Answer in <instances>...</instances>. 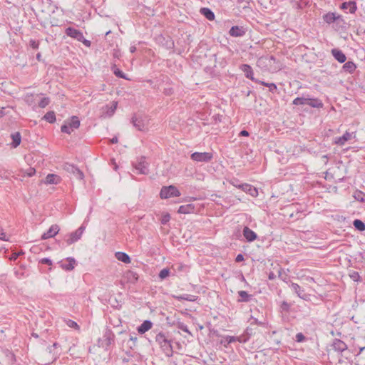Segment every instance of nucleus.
I'll return each mask as SVG.
<instances>
[{
	"label": "nucleus",
	"mask_w": 365,
	"mask_h": 365,
	"mask_svg": "<svg viewBox=\"0 0 365 365\" xmlns=\"http://www.w3.org/2000/svg\"><path fill=\"white\" fill-rule=\"evenodd\" d=\"M242 233L244 237L249 242L255 241L257 237V234L253 230L250 229L248 227H244Z\"/></svg>",
	"instance_id": "nucleus-14"
},
{
	"label": "nucleus",
	"mask_w": 365,
	"mask_h": 365,
	"mask_svg": "<svg viewBox=\"0 0 365 365\" xmlns=\"http://www.w3.org/2000/svg\"><path fill=\"white\" fill-rule=\"evenodd\" d=\"M213 155L212 153L204 152L199 153L195 152L191 155V159L196 162H210L212 159Z\"/></svg>",
	"instance_id": "nucleus-8"
},
{
	"label": "nucleus",
	"mask_w": 365,
	"mask_h": 365,
	"mask_svg": "<svg viewBox=\"0 0 365 365\" xmlns=\"http://www.w3.org/2000/svg\"><path fill=\"white\" fill-rule=\"evenodd\" d=\"M29 45L34 49H37L39 46V43L35 40H30Z\"/></svg>",
	"instance_id": "nucleus-55"
},
{
	"label": "nucleus",
	"mask_w": 365,
	"mask_h": 365,
	"mask_svg": "<svg viewBox=\"0 0 365 365\" xmlns=\"http://www.w3.org/2000/svg\"><path fill=\"white\" fill-rule=\"evenodd\" d=\"M112 71L113 72V73L118 78H123V79H127L125 73L120 71L115 65H114L113 67H112Z\"/></svg>",
	"instance_id": "nucleus-37"
},
{
	"label": "nucleus",
	"mask_w": 365,
	"mask_h": 365,
	"mask_svg": "<svg viewBox=\"0 0 365 365\" xmlns=\"http://www.w3.org/2000/svg\"><path fill=\"white\" fill-rule=\"evenodd\" d=\"M332 347L335 351L339 352H343L348 348L346 343L339 339H334L332 343Z\"/></svg>",
	"instance_id": "nucleus-15"
},
{
	"label": "nucleus",
	"mask_w": 365,
	"mask_h": 365,
	"mask_svg": "<svg viewBox=\"0 0 365 365\" xmlns=\"http://www.w3.org/2000/svg\"><path fill=\"white\" fill-rule=\"evenodd\" d=\"M295 339L297 342H302L305 340V336L302 333H298L296 334Z\"/></svg>",
	"instance_id": "nucleus-53"
},
{
	"label": "nucleus",
	"mask_w": 365,
	"mask_h": 365,
	"mask_svg": "<svg viewBox=\"0 0 365 365\" xmlns=\"http://www.w3.org/2000/svg\"><path fill=\"white\" fill-rule=\"evenodd\" d=\"M125 277L130 282L135 283L138 280L139 276L135 272L129 270L126 272Z\"/></svg>",
	"instance_id": "nucleus-30"
},
{
	"label": "nucleus",
	"mask_w": 365,
	"mask_h": 365,
	"mask_svg": "<svg viewBox=\"0 0 365 365\" xmlns=\"http://www.w3.org/2000/svg\"><path fill=\"white\" fill-rule=\"evenodd\" d=\"M176 298L179 300H187L189 302H195L197 299V297L195 296V295L186 294H182V295L176 297Z\"/></svg>",
	"instance_id": "nucleus-35"
},
{
	"label": "nucleus",
	"mask_w": 365,
	"mask_h": 365,
	"mask_svg": "<svg viewBox=\"0 0 365 365\" xmlns=\"http://www.w3.org/2000/svg\"><path fill=\"white\" fill-rule=\"evenodd\" d=\"M65 34L68 36L82 42L86 47L91 46V42L84 38L83 33L80 30H78L73 27H68L65 30Z\"/></svg>",
	"instance_id": "nucleus-4"
},
{
	"label": "nucleus",
	"mask_w": 365,
	"mask_h": 365,
	"mask_svg": "<svg viewBox=\"0 0 365 365\" xmlns=\"http://www.w3.org/2000/svg\"><path fill=\"white\" fill-rule=\"evenodd\" d=\"M237 294L240 297L237 299V302H249L253 299V296L248 294L246 291L240 290Z\"/></svg>",
	"instance_id": "nucleus-21"
},
{
	"label": "nucleus",
	"mask_w": 365,
	"mask_h": 365,
	"mask_svg": "<svg viewBox=\"0 0 365 365\" xmlns=\"http://www.w3.org/2000/svg\"><path fill=\"white\" fill-rule=\"evenodd\" d=\"M249 321L250 322L251 325L256 324L258 326H264L265 324L264 322L259 321L257 319L252 316H251Z\"/></svg>",
	"instance_id": "nucleus-45"
},
{
	"label": "nucleus",
	"mask_w": 365,
	"mask_h": 365,
	"mask_svg": "<svg viewBox=\"0 0 365 365\" xmlns=\"http://www.w3.org/2000/svg\"><path fill=\"white\" fill-rule=\"evenodd\" d=\"M135 168L138 170L139 173L147 175L149 173L148 163L145 161V157H141L135 164Z\"/></svg>",
	"instance_id": "nucleus-9"
},
{
	"label": "nucleus",
	"mask_w": 365,
	"mask_h": 365,
	"mask_svg": "<svg viewBox=\"0 0 365 365\" xmlns=\"http://www.w3.org/2000/svg\"><path fill=\"white\" fill-rule=\"evenodd\" d=\"M356 68V65L352 61H348L343 65L344 71H347L350 73H353L355 71Z\"/></svg>",
	"instance_id": "nucleus-31"
},
{
	"label": "nucleus",
	"mask_w": 365,
	"mask_h": 365,
	"mask_svg": "<svg viewBox=\"0 0 365 365\" xmlns=\"http://www.w3.org/2000/svg\"><path fill=\"white\" fill-rule=\"evenodd\" d=\"M61 181V178L56 175V174H48L45 180H44V183L45 184H54V185H57L58 183H59Z\"/></svg>",
	"instance_id": "nucleus-23"
},
{
	"label": "nucleus",
	"mask_w": 365,
	"mask_h": 365,
	"mask_svg": "<svg viewBox=\"0 0 365 365\" xmlns=\"http://www.w3.org/2000/svg\"><path fill=\"white\" fill-rule=\"evenodd\" d=\"M155 341L160 346L161 349L168 356L173 355V351L171 341L167 339L163 333L160 332L156 334Z\"/></svg>",
	"instance_id": "nucleus-2"
},
{
	"label": "nucleus",
	"mask_w": 365,
	"mask_h": 365,
	"mask_svg": "<svg viewBox=\"0 0 365 365\" xmlns=\"http://www.w3.org/2000/svg\"><path fill=\"white\" fill-rule=\"evenodd\" d=\"M12 138V147L16 148L18 147L21 141V136L19 132H16L14 133H12L11 135Z\"/></svg>",
	"instance_id": "nucleus-28"
},
{
	"label": "nucleus",
	"mask_w": 365,
	"mask_h": 365,
	"mask_svg": "<svg viewBox=\"0 0 365 365\" xmlns=\"http://www.w3.org/2000/svg\"><path fill=\"white\" fill-rule=\"evenodd\" d=\"M341 9H348L351 14H354L356 11V4L354 1H349L348 2H344L340 6Z\"/></svg>",
	"instance_id": "nucleus-18"
},
{
	"label": "nucleus",
	"mask_w": 365,
	"mask_h": 365,
	"mask_svg": "<svg viewBox=\"0 0 365 365\" xmlns=\"http://www.w3.org/2000/svg\"><path fill=\"white\" fill-rule=\"evenodd\" d=\"M237 339H238L237 336H227V344H225V347H227V346L232 342L237 341Z\"/></svg>",
	"instance_id": "nucleus-47"
},
{
	"label": "nucleus",
	"mask_w": 365,
	"mask_h": 365,
	"mask_svg": "<svg viewBox=\"0 0 365 365\" xmlns=\"http://www.w3.org/2000/svg\"><path fill=\"white\" fill-rule=\"evenodd\" d=\"M153 323L150 320H145L138 327V331L144 334L152 328Z\"/></svg>",
	"instance_id": "nucleus-25"
},
{
	"label": "nucleus",
	"mask_w": 365,
	"mask_h": 365,
	"mask_svg": "<svg viewBox=\"0 0 365 365\" xmlns=\"http://www.w3.org/2000/svg\"><path fill=\"white\" fill-rule=\"evenodd\" d=\"M337 16H339V14L336 13L329 12L323 16V19L326 23L331 24L336 21Z\"/></svg>",
	"instance_id": "nucleus-26"
},
{
	"label": "nucleus",
	"mask_w": 365,
	"mask_h": 365,
	"mask_svg": "<svg viewBox=\"0 0 365 365\" xmlns=\"http://www.w3.org/2000/svg\"><path fill=\"white\" fill-rule=\"evenodd\" d=\"M200 14L203 15L207 19L212 21L215 19V14L209 8L203 7L200 9Z\"/></svg>",
	"instance_id": "nucleus-27"
},
{
	"label": "nucleus",
	"mask_w": 365,
	"mask_h": 365,
	"mask_svg": "<svg viewBox=\"0 0 365 365\" xmlns=\"http://www.w3.org/2000/svg\"><path fill=\"white\" fill-rule=\"evenodd\" d=\"M292 304L286 301H283L279 306V311L281 313H289L291 309Z\"/></svg>",
	"instance_id": "nucleus-32"
},
{
	"label": "nucleus",
	"mask_w": 365,
	"mask_h": 365,
	"mask_svg": "<svg viewBox=\"0 0 365 365\" xmlns=\"http://www.w3.org/2000/svg\"><path fill=\"white\" fill-rule=\"evenodd\" d=\"M73 175L78 180H83L84 178L83 173L76 167V170L74 171Z\"/></svg>",
	"instance_id": "nucleus-48"
},
{
	"label": "nucleus",
	"mask_w": 365,
	"mask_h": 365,
	"mask_svg": "<svg viewBox=\"0 0 365 365\" xmlns=\"http://www.w3.org/2000/svg\"><path fill=\"white\" fill-rule=\"evenodd\" d=\"M350 278L354 282L361 281V277L359 272L353 271L349 274Z\"/></svg>",
	"instance_id": "nucleus-43"
},
{
	"label": "nucleus",
	"mask_w": 365,
	"mask_h": 365,
	"mask_svg": "<svg viewBox=\"0 0 365 365\" xmlns=\"http://www.w3.org/2000/svg\"><path fill=\"white\" fill-rule=\"evenodd\" d=\"M292 103L295 106L308 105L312 108H322L324 106L323 103L318 98H310L306 97H297L294 99Z\"/></svg>",
	"instance_id": "nucleus-3"
},
{
	"label": "nucleus",
	"mask_w": 365,
	"mask_h": 365,
	"mask_svg": "<svg viewBox=\"0 0 365 365\" xmlns=\"http://www.w3.org/2000/svg\"><path fill=\"white\" fill-rule=\"evenodd\" d=\"M163 93L165 96H170L173 93V89L170 87L164 88Z\"/></svg>",
	"instance_id": "nucleus-58"
},
{
	"label": "nucleus",
	"mask_w": 365,
	"mask_h": 365,
	"mask_svg": "<svg viewBox=\"0 0 365 365\" xmlns=\"http://www.w3.org/2000/svg\"><path fill=\"white\" fill-rule=\"evenodd\" d=\"M354 228L360 232L365 230V224L361 220L356 219L353 222Z\"/></svg>",
	"instance_id": "nucleus-33"
},
{
	"label": "nucleus",
	"mask_w": 365,
	"mask_h": 365,
	"mask_svg": "<svg viewBox=\"0 0 365 365\" xmlns=\"http://www.w3.org/2000/svg\"><path fill=\"white\" fill-rule=\"evenodd\" d=\"M36 173V170L34 168H29L25 170V175L29 177H32Z\"/></svg>",
	"instance_id": "nucleus-52"
},
{
	"label": "nucleus",
	"mask_w": 365,
	"mask_h": 365,
	"mask_svg": "<svg viewBox=\"0 0 365 365\" xmlns=\"http://www.w3.org/2000/svg\"><path fill=\"white\" fill-rule=\"evenodd\" d=\"M239 188L242 189L247 193H249L252 197H256L258 195L257 190L249 184H242L238 186Z\"/></svg>",
	"instance_id": "nucleus-17"
},
{
	"label": "nucleus",
	"mask_w": 365,
	"mask_h": 365,
	"mask_svg": "<svg viewBox=\"0 0 365 365\" xmlns=\"http://www.w3.org/2000/svg\"><path fill=\"white\" fill-rule=\"evenodd\" d=\"M116 107H117V103L116 102H113V106H111L109 109V110L108 111V113H109L110 115H113V113H114L115 110L116 109Z\"/></svg>",
	"instance_id": "nucleus-59"
},
{
	"label": "nucleus",
	"mask_w": 365,
	"mask_h": 365,
	"mask_svg": "<svg viewBox=\"0 0 365 365\" xmlns=\"http://www.w3.org/2000/svg\"><path fill=\"white\" fill-rule=\"evenodd\" d=\"M245 333L249 336V337H250V336H252V334H254L255 332V330L254 329H252V327H247L245 331Z\"/></svg>",
	"instance_id": "nucleus-57"
},
{
	"label": "nucleus",
	"mask_w": 365,
	"mask_h": 365,
	"mask_svg": "<svg viewBox=\"0 0 365 365\" xmlns=\"http://www.w3.org/2000/svg\"><path fill=\"white\" fill-rule=\"evenodd\" d=\"M195 210V207L193 204H187L180 206L178 212L180 214H190L193 213Z\"/></svg>",
	"instance_id": "nucleus-20"
},
{
	"label": "nucleus",
	"mask_w": 365,
	"mask_h": 365,
	"mask_svg": "<svg viewBox=\"0 0 365 365\" xmlns=\"http://www.w3.org/2000/svg\"><path fill=\"white\" fill-rule=\"evenodd\" d=\"M43 119H44L45 120H46L47 122L50 123H53L56 121V115H55V113L53 111H48L47 112Z\"/></svg>",
	"instance_id": "nucleus-34"
},
{
	"label": "nucleus",
	"mask_w": 365,
	"mask_h": 365,
	"mask_svg": "<svg viewBox=\"0 0 365 365\" xmlns=\"http://www.w3.org/2000/svg\"><path fill=\"white\" fill-rule=\"evenodd\" d=\"M166 46L168 48H171L174 46V42L172 40H169L167 41Z\"/></svg>",
	"instance_id": "nucleus-64"
},
{
	"label": "nucleus",
	"mask_w": 365,
	"mask_h": 365,
	"mask_svg": "<svg viewBox=\"0 0 365 365\" xmlns=\"http://www.w3.org/2000/svg\"><path fill=\"white\" fill-rule=\"evenodd\" d=\"M353 135L355 138L356 135L354 133L346 131L342 136L336 138L334 142L337 145H343L348 140L351 139Z\"/></svg>",
	"instance_id": "nucleus-16"
},
{
	"label": "nucleus",
	"mask_w": 365,
	"mask_h": 365,
	"mask_svg": "<svg viewBox=\"0 0 365 365\" xmlns=\"http://www.w3.org/2000/svg\"><path fill=\"white\" fill-rule=\"evenodd\" d=\"M85 230L83 226H81L78 229H77L75 232L70 233L67 236L65 237L64 240L66 242L67 245H71L74 242H77L81 239V235Z\"/></svg>",
	"instance_id": "nucleus-7"
},
{
	"label": "nucleus",
	"mask_w": 365,
	"mask_h": 365,
	"mask_svg": "<svg viewBox=\"0 0 365 365\" xmlns=\"http://www.w3.org/2000/svg\"><path fill=\"white\" fill-rule=\"evenodd\" d=\"M73 130V129L70 127L69 123H65L61 128V132L67 134H71Z\"/></svg>",
	"instance_id": "nucleus-42"
},
{
	"label": "nucleus",
	"mask_w": 365,
	"mask_h": 365,
	"mask_svg": "<svg viewBox=\"0 0 365 365\" xmlns=\"http://www.w3.org/2000/svg\"><path fill=\"white\" fill-rule=\"evenodd\" d=\"M148 117L143 114H134L130 120L133 125L141 132H146L148 130Z\"/></svg>",
	"instance_id": "nucleus-1"
},
{
	"label": "nucleus",
	"mask_w": 365,
	"mask_h": 365,
	"mask_svg": "<svg viewBox=\"0 0 365 365\" xmlns=\"http://www.w3.org/2000/svg\"><path fill=\"white\" fill-rule=\"evenodd\" d=\"M331 53L334 58L341 63H344L346 60L345 54L341 50L334 48L331 50Z\"/></svg>",
	"instance_id": "nucleus-19"
},
{
	"label": "nucleus",
	"mask_w": 365,
	"mask_h": 365,
	"mask_svg": "<svg viewBox=\"0 0 365 365\" xmlns=\"http://www.w3.org/2000/svg\"><path fill=\"white\" fill-rule=\"evenodd\" d=\"M170 219V215L168 213L165 214L163 215V217L161 218V223L163 225H165L169 222Z\"/></svg>",
	"instance_id": "nucleus-51"
},
{
	"label": "nucleus",
	"mask_w": 365,
	"mask_h": 365,
	"mask_svg": "<svg viewBox=\"0 0 365 365\" xmlns=\"http://www.w3.org/2000/svg\"><path fill=\"white\" fill-rule=\"evenodd\" d=\"M354 197L359 202H365V195L361 191L356 192L354 193Z\"/></svg>",
	"instance_id": "nucleus-40"
},
{
	"label": "nucleus",
	"mask_w": 365,
	"mask_h": 365,
	"mask_svg": "<svg viewBox=\"0 0 365 365\" xmlns=\"http://www.w3.org/2000/svg\"><path fill=\"white\" fill-rule=\"evenodd\" d=\"M237 337H238L237 341H239L240 343H245L250 339L249 336H247L245 332L243 334H242L241 336H239Z\"/></svg>",
	"instance_id": "nucleus-49"
},
{
	"label": "nucleus",
	"mask_w": 365,
	"mask_h": 365,
	"mask_svg": "<svg viewBox=\"0 0 365 365\" xmlns=\"http://www.w3.org/2000/svg\"><path fill=\"white\" fill-rule=\"evenodd\" d=\"M115 257L118 260L121 261L124 263H130V257L125 252H117L115 253Z\"/></svg>",
	"instance_id": "nucleus-29"
},
{
	"label": "nucleus",
	"mask_w": 365,
	"mask_h": 365,
	"mask_svg": "<svg viewBox=\"0 0 365 365\" xmlns=\"http://www.w3.org/2000/svg\"><path fill=\"white\" fill-rule=\"evenodd\" d=\"M243 260H244L243 255L239 254V255H237V257L235 258V262H242Z\"/></svg>",
	"instance_id": "nucleus-60"
},
{
	"label": "nucleus",
	"mask_w": 365,
	"mask_h": 365,
	"mask_svg": "<svg viewBox=\"0 0 365 365\" xmlns=\"http://www.w3.org/2000/svg\"><path fill=\"white\" fill-rule=\"evenodd\" d=\"M66 324L69 327H71V328H74V329H78L79 328L78 324L76 322H74V321H73L71 319L67 320L66 321Z\"/></svg>",
	"instance_id": "nucleus-50"
},
{
	"label": "nucleus",
	"mask_w": 365,
	"mask_h": 365,
	"mask_svg": "<svg viewBox=\"0 0 365 365\" xmlns=\"http://www.w3.org/2000/svg\"><path fill=\"white\" fill-rule=\"evenodd\" d=\"M170 274V270L167 268L163 269L159 273V277L161 279H164L168 277Z\"/></svg>",
	"instance_id": "nucleus-44"
},
{
	"label": "nucleus",
	"mask_w": 365,
	"mask_h": 365,
	"mask_svg": "<svg viewBox=\"0 0 365 365\" xmlns=\"http://www.w3.org/2000/svg\"><path fill=\"white\" fill-rule=\"evenodd\" d=\"M115 341V334L110 329H107L103 337L99 339L98 344L99 346L104 348L105 349H108V347L113 344Z\"/></svg>",
	"instance_id": "nucleus-6"
},
{
	"label": "nucleus",
	"mask_w": 365,
	"mask_h": 365,
	"mask_svg": "<svg viewBox=\"0 0 365 365\" xmlns=\"http://www.w3.org/2000/svg\"><path fill=\"white\" fill-rule=\"evenodd\" d=\"M40 263H41L43 264H47V265H49V266H51L52 264H53L51 259H50L49 258H47V257L41 259L40 260Z\"/></svg>",
	"instance_id": "nucleus-54"
},
{
	"label": "nucleus",
	"mask_w": 365,
	"mask_h": 365,
	"mask_svg": "<svg viewBox=\"0 0 365 365\" xmlns=\"http://www.w3.org/2000/svg\"><path fill=\"white\" fill-rule=\"evenodd\" d=\"M68 123L70 127L73 129H77L80 126V120L77 116H72L71 118V122Z\"/></svg>",
	"instance_id": "nucleus-36"
},
{
	"label": "nucleus",
	"mask_w": 365,
	"mask_h": 365,
	"mask_svg": "<svg viewBox=\"0 0 365 365\" xmlns=\"http://www.w3.org/2000/svg\"><path fill=\"white\" fill-rule=\"evenodd\" d=\"M259 83L264 86H267L269 88V91L272 93H274L277 91V86L273 83H266V82H264V81H259V82H258Z\"/></svg>",
	"instance_id": "nucleus-38"
},
{
	"label": "nucleus",
	"mask_w": 365,
	"mask_h": 365,
	"mask_svg": "<svg viewBox=\"0 0 365 365\" xmlns=\"http://www.w3.org/2000/svg\"><path fill=\"white\" fill-rule=\"evenodd\" d=\"M246 33V29L243 26H234L229 31V34L233 37H242Z\"/></svg>",
	"instance_id": "nucleus-11"
},
{
	"label": "nucleus",
	"mask_w": 365,
	"mask_h": 365,
	"mask_svg": "<svg viewBox=\"0 0 365 365\" xmlns=\"http://www.w3.org/2000/svg\"><path fill=\"white\" fill-rule=\"evenodd\" d=\"M241 70L244 72L245 76L246 78L250 79L251 81L258 83L259 82V80L255 79L253 76V71L252 67L248 64H242L240 66Z\"/></svg>",
	"instance_id": "nucleus-13"
},
{
	"label": "nucleus",
	"mask_w": 365,
	"mask_h": 365,
	"mask_svg": "<svg viewBox=\"0 0 365 365\" xmlns=\"http://www.w3.org/2000/svg\"><path fill=\"white\" fill-rule=\"evenodd\" d=\"M14 273L19 279L24 277V272H20L19 271L16 270L14 272Z\"/></svg>",
	"instance_id": "nucleus-63"
},
{
	"label": "nucleus",
	"mask_w": 365,
	"mask_h": 365,
	"mask_svg": "<svg viewBox=\"0 0 365 365\" xmlns=\"http://www.w3.org/2000/svg\"><path fill=\"white\" fill-rule=\"evenodd\" d=\"M346 22L341 15L337 16V19L333 24V28L336 31L343 30L346 28Z\"/></svg>",
	"instance_id": "nucleus-22"
},
{
	"label": "nucleus",
	"mask_w": 365,
	"mask_h": 365,
	"mask_svg": "<svg viewBox=\"0 0 365 365\" xmlns=\"http://www.w3.org/2000/svg\"><path fill=\"white\" fill-rule=\"evenodd\" d=\"M60 230L58 225H53L51 226L49 230L44 232L41 236V240H46L56 236Z\"/></svg>",
	"instance_id": "nucleus-12"
},
{
	"label": "nucleus",
	"mask_w": 365,
	"mask_h": 365,
	"mask_svg": "<svg viewBox=\"0 0 365 365\" xmlns=\"http://www.w3.org/2000/svg\"><path fill=\"white\" fill-rule=\"evenodd\" d=\"M0 240L3 241H8V239L6 237L5 232L3 231V230H1L0 233Z\"/></svg>",
	"instance_id": "nucleus-61"
},
{
	"label": "nucleus",
	"mask_w": 365,
	"mask_h": 365,
	"mask_svg": "<svg viewBox=\"0 0 365 365\" xmlns=\"http://www.w3.org/2000/svg\"><path fill=\"white\" fill-rule=\"evenodd\" d=\"M180 195L179 190L174 185L163 186L160 192V197L162 199L179 197Z\"/></svg>",
	"instance_id": "nucleus-5"
},
{
	"label": "nucleus",
	"mask_w": 365,
	"mask_h": 365,
	"mask_svg": "<svg viewBox=\"0 0 365 365\" xmlns=\"http://www.w3.org/2000/svg\"><path fill=\"white\" fill-rule=\"evenodd\" d=\"M63 169L68 173L73 174L74 171L76 170V166L67 163L63 165Z\"/></svg>",
	"instance_id": "nucleus-39"
},
{
	"label": "nucleus",
	"mask_w": 365,
	"mask_h": 365,
	"mask_svg": "<svg viewBox=\"0 0 365 365\" xmlns=\"http://www.w3.org/2000/svg\"><path fill=\"white\" fill-rule=\"evenodd\" d=\"M23 254L22 252H14L11 254V255L9 257V259L11 261H15L17 259V258L19 257V256L20 255Z\"/></svg>",
	"instance_id": "nucleus-56"
},
{
	"label": "nucleus",
	"mask_w": 365,
	"mask_h": 365,
	"mask_svg": "<svg viewBox=\"0 0 365 365\" xmlns=\"http://www.w3.org/2000/svg\"><path fill=\"white\" fill-rule=\"evenodd\" d=\"M250 133L247 130H242V131H240L239 135L240 136H249Z\"/></svg>",
	"instance_id": "nucleus-62"
},
{
	"label": "nucleus",
	"mask_w": 365,
	"mask_h": 365,
	"mask_svg": "<svg viewBox=\"0 0 365 365\" xmlns=\"http://www.w3.org/2000/svg\"><path fill=\"white\" fill-rule=\"evenodd\" d=\"M66 262H63V261H60L58 264H60V267L66 270V271H71L74 269L75 265L76 264V259L73 257H67L66 258Z\"/></svg>",
	"instance_id": "nucleus-10"
},
{
	"label": "nucleus",
	"mask_w": 365,
	"mask_h": 365,
	"mask_svg": "<svg viewBox=\"0 0 365 365\" xmlns=\"http://www.w3.org/2000/svg\"><path fill=\"white\" fill-rule=\"evenodd\" d=\"M292 289L294 291V292L297 294L299 297L303 299H307V295L304 293V290L301 288V287L297 283H292L291 284Z\"/></svg>",
	"instance_id": "nucleus-24"
},
{
	"label": "nucleus",
	"mask_w": 365,
	"mask_h": 365,
	"mask_svg": "<svg viewBox=\"0 0 365 365\" xmlns=\"http://www.w3.org/2000/svg\"><path fill=\"white\" fill-rule=\"evenodd\" d=\"M178 328L182 330L185 332L188 333L189 334H191L190 331H189L187 326L185 325L184 323L178 322Z\"/></svg>",
	"instance_id": "nucleus-46"
},
{
	"label": "nucleus",
	"mask_w": 365,
	"mask_h": 365,
	"mask_svg": "<svg viewBox=\"0 0 365 365\" xmlns=\"http://www.w3.org/2000/svg\"><path fill=\"white\" fill-rule=\"evenodd\" d=\"M50 103V98L48 97L43 98L39 102H38V106L41 108H45Z\"/></svg>",
	"instance_id": "nucleus-41"
}]
</instances>
